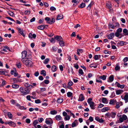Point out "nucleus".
<instances>
[{
    "label": "nucleus",
    "mask_w": 128,
    "mask_h": 128,
    "mask_svg": "<svg viewBox=\"0 0 128 128\" xmlns=\"http://www.w3.org/2000/svg\"><path fill=\"white\" fill-rule=\"evenodd\" d=\"M19 90L20 92L24 95H26L29 93V91L28 88L21 87L20 88Z\"/></svg>",
    "instance_id": "f03ea898"
},
{
    "label": "nucleus",
    "mask_w": 128,
    "mask_h": 128,
    "mask_svg": "<svg viewBox=\"0 0 128 128\" xmlns=\"http://www.w3.org/2000/svg\"><path fill=\"white\" fill-rule=\"evenodd\" d=\"M8 116V118L10 119H11L12 117V114L10 112H8L7 113Z\"/></svg>",
    "instance_id": "e433bc0d"
},
{
    "label": "nucleus",
    "mask_w": 128,
    "mask_h": 128,
    "mask_svg": "<svg viewBox=\"0 0 128 128\" xmlns=\"http://www.w3.org/2000/svg\"><path fill=\"white\" fill-rule=\"evenodd\" d=\"M124 99L126 103L128 102V94H126L125 95Z\"/></svg>",
    "instance_id": "6ab92c4d"
},
{
    "label": "nucleus",
    "mask_w": 128,
    "mask_h": 128,
    "mask_svg": "<svg viewBox=\"0 0 128 128\" xmlns=\"http://www.w3.org/2000/svg\"><path fill=\"white\" fill-rule=\"evenodd\" d=\"M50 24H52L55 22V19L54 18H52V19H50Z\"/></svg>",
    "instance_id": "bf43d9fd"
},
{
    "label": "nucleus",
    "mask_w": 128,
    "mask_h": 128,
    "mask_svg": "<svg viewBox=\"0 0 128 128\" xmlns=\"http://www.w3.org/2000/svg\"><path fill=\"white\" fill-rule=\"evenodd\" d=\"M116 102V100H110V102H109V104H110L113 105Z\"/></svg>",
    "instance_id": "c756f323"
},
{
    "label": "nucleus",
    "mask_w": 128,
    "mask_h": 128,
    "mask_svg": "<svg viewBox=\"0 0 128 128\" xmlns=\"http://www.w3.org/2000/svg\"><path fill=\"white\" fill-rule=\"evenodd\" d=\"M12 86L13 88L16 89L18 88L19 87V86L18 84H14L12 85Z\"/></svg>",
    "instance_id": "393cba45"
},
{
    "label": "nucleus",
    "mask_w": 128,
    "mask_h": 128,
    "mask_svg": "<svg viewBox=\"0 0 128 128\" xmlns=\"http://www.w3.org/2000/svg\"><path fill=\"white\" fill-rule=\"evenodd\" d=\"M18 108L20 110H26V108H24V106H21L20 105Z\"/></svg>",
    "instance_id": "603ef678"
},
{
    "label": "nucleus",
    "mask_w": 128,
    "mask_h": 128,
    "mask_svg": "<svg viewBox=\"0 0 128 128\" xmlns=\"http://www.w3.org/2000/svg\"><path fill=\"white\" fill-rule=\"evenodd\" d=\"M122 105V102H117L116 104V108H118L121 106Z\"/></svg>",
    "instance_id": "6e6552de"
},
{
    "label": "nucleus",
    "mask_w": 128,
    "mask_h": 128,
    "mask_svg": "<svg viewBox=\"0 0 128 128\" xmlns=\"http://www.w3.org/2000/svg\"><path fill=\"white\" fill-rule=\"evenodd\" d=\"M90 68L94 67V68H96L97 67V65L94 64H90L89 66Z\"/></svg>",
    "instance_id": "2f4dec72"
},
{
    "label": "nucleus",
    "mask_w": 128,
    "mask_h": 128,
    "mask_svg": "<svg viewBox=\"0 0 128 128\" xmlns=\"http://www.w3.org/2000/svg\"><path fill=\"white\" fill-rule=\"evenodd\" d=\"M78 73L79 74H80L81 75H82V74L83 72L82 70V69H80L79 70Z\"/></svg>",
    "instance_id": "e2e57ef3"
},
{
    "label": "nucleus",
    "mask_w": 128,
    "mask_h": 128,
    "mask_svg": "<svg viewBox=\"0 0 128 128\" xmlns=\"http://www.w3.org/2000/svg\"><path fill=\"white\" fill-rule=\"evenodd\" d=\"M123 34L125 36H128V30L126 29H124L123 30Z\"/></svg>",
    "instance_id": "f8f14e48"
},
{
    "label": "nucleus",
    "mask_w": 128,
    "mask_h": 128,
    "mask_svg": "<svg viewBox=\"0 0 128 128\" xmlns=\"http://www.w3.org/2000/svg\"><path fill=\"white\" fill-rule=\"evenodd\" d=\"M45 27V26H44V25H41L38 26L37 28L38 29L40 30H44Z\"/></svg>",
    "instance_id": "412c9836"
},
{
    "label": "nucleus",
    "mask_w": 128,
    "mask_h": 128,
    "mask_svg": "<svg viewBox=\"0 0 128 128\" xmlns=\"http://www.w3.org/2000/svg\"><path fill=\"white\" fill-rule=\"evenodd\" d=\"M38 123V121L37 120H35L34 121L33 124L34 126H36V124Z\"/></svg>",
    "instance_id": "09e8293b"
},
{
    "label": "nucleus",
    "mask_w": 128,
    "mask_h": 128,
    "mask_svg": "<svg viewBox=\"0 0 128 128\" xmlns=\"http://www.w3.org/2000/svg\"><path fill=\"white\" fill-rule=\"evenodd\" d=\"M102 102L104 104H107L108 102V101L106 98H103L102 100Z\"/></svg>",
    "instance_id": "9b49d317"
},
{
    "label": "nucleus",
    "mask_w": 128,
    "mask_h": 128,
    "mask_svg": "<svg viewBox=\"0 0 128 128\" xmlns=\"http://www.w3.org/2000/svg\"><path fill=\"white\" fill-rule=\"evenodd\" d=\"M123 60L124 62H127L128 60V58L127 57H125L124 59Z\"/></svg>",
    "instance_id": "774afa93"
},
{
    "label": "nucleus",
    "mask_w": 128,
    "mask_h": 128,
    "mask_svg": "<svg viewBox=\"0 0 128 128\" xmlns=\"http://www.w3.org/2000/svg\"><path fill=\"white\" fill-rule=\"evenodd\" d=\"M116 94L119 95L123 92V90H116Z\"/></svg>",
    "instance_id": "9d476101"
},
{
    "label": "nucleus",
    "mask_w": 128,
    "mask_h": 128,
    "mask_svg": "<svg viewBox=\"0 0 128 128\" xmlns=\"http://www.w3.org/2000/svg\"><path fill=\"white\" fill-rule=\"evenodd\" d=\"M17 30L19 33L21 34L23 36H24V35L23 33V29L20 28H18Z\"/></svg>",
    "instance_id": "0eeeda50"
},
{
    "label": "nucleus",
    "mask_w": 128,
    "mask_h": 128,
    "mask_svg": "<svg viewBox=\"0 0 128 128\" xmlns=\"http://www.w3.org/2000/svg\"><path fill=\"white\" fill-rule=\"evenodd\" d=\"M67 94L68 97H70L72 96V93L70 92H68L67 93Z\"/></svg>",
    "instance_id": "ea45409f"
},
{
    "label": "nucleus",
    "mask_w": 128,
    "mask_h": 128,
    "mask_svg": "<svg viewBox=\"0 0 128 128\" xmlns=\"http://www.w3.org/2000/svg\"><path fill=\"white\" fill-rule=\"evenodd\" d=\"M35 102L36 104H39L41 103V102L40 101V100L38 99L35 100Z\"/></svg>",
    "instance_id": "8fccbe9b"
},
{
    "label": "nucleus",
    "mask_w": 128,
    "mask_h": 128,
    "mask_svg": "<svg viewBox=\"0 0 128 128\" xmlns=\"http://www.w3.org/2000/svg\"><path fill=\"white\" fill-rule=\"evenodd\" d=\"M45 122L47 124L51 125L53 123V121L50 118H46V120Z\"/></svg>",
    "instance_id": "20e7f679"
},
{
    "label": "nucleus",
    "mask_w": 128,
    "mask_h": 128,
    "mask_svg": "<svg viewBox=\"0 0 128 128\" xmlns=\"http://www.w3.org/2000/svg\"><path fill=\"white\" fill-rule=\"evenodd\" d=\"M109 80L110 82H112L114 80V76L113 75H111L109 77Z\"/></svg>",
    "instance_id": "473e14b6"
},
{
    "label": "nucleus",
    "mask_w": 128,
    "mask_h": 128,
    "mask_svg": "<svg viewBox=\"0 0 128 128\" xmlns=\"http://www.w3.org/2000/svg\"><path fill=\"white\" fill-rule=\"evenodd\" d=\"M86 6V4L85 3H82L80 4V8H82Z\"/></svg>",
    "instance_id": "de8ad7c7"
},
{
    "label": "nucleus",
    "mask_w": 128,
    "mask_h": 128,
    "mask_svg": "<svg viewBox=\"0 0 128 128\" xmlns=\"http://www.w3.org/2000/svg\"><path fill=\"white\" fill-rule=\"evenodd\" d=\"M16 66L18 68H20L21 67V64L20 62H18L16 64Z\"/></svg>",
    "instance_id": "a19ab883"
},
{
    "label": "nucleus",
    "mask_w": 128,
    "mask_h": 128,
    "mask_svg": "<svg viewBox=\"0 0 128 128\" xmlns=\"http://www.w3.org/2000/svg\"><path fill=\"white\" fill-rule=\"evenodd\" d=\"M109 28H112V29H114V25L112 24H109L108 25Z\"/></svg>",
    "instance_id": "3c124183"
},
{
    "label": "nucleus",
    "mask_w": 128,
    "mask_h": 128,
    "mask_svg": "<svg viewBox=\"0 0 128 128\" xmlns=\"http://www.w3.org/2000/svg\"><path fill=\"white\" fill-rule=\"evenodd\" d=\"M9 125L13 127H15L16 126V124L12 121L9 122Z\"/></svg>",
    "instance_id": "a211bd4d"
},
{
    "label": "nucleus",
    "mask_w": 128,
    "mask_h": 128,
    "mask_svg": "<svg viewBox=\"0 0 128 128\" xmlns=\"http://www.w3.org/2000/svg\"><path fill=\"white\" fill-rule=\"evenodd\" d=\"M22 59H26L27 58H26V54H27V52L26 51H24L22 52Z\"/></svg>",
    "instance_id": "39448f33"
},
{
    "label": "nucleus",
    "mask_w": 128,
    "mask_h": 128,
    "mask_svg": "<svg viewBox=\"0 0 128 128\" xmlns=\"http://www.w3.org/2000/svg\"><path fill=\"white\" fill-rule=\"evenodd\" d=\"M40 90L41 92H44L46 90V88H40Z\"/></svg>",
    "instance_id": "0e129e2a"
},
{
    "label": "nucleus",
    "mask_w": 128,
    "mask_h": 128,
    "mask_svg": "<svg viewBox=\"0 0 128 128\" xmlns=\"http://www.w3.org/2000/svg\"><path fill=\"white\" fill-rule=\"evenodd\" d=\"M120 67L118 66V65L116 64V66L115 67V70L116 71L120 69Z\"/></svg>",
    "instance_id": "c03bdc74"
},
{
    "label": "nucleus",
    "mask_w": 128,
    "mask_h": 128,
    "mask_svg": "<svg viewBox=\"0 0 128 128\" xmlns=\"http://www.w3.org/2000/svg\"><path fill=\"white\" fill-rule=\"evenodd\" d=\"M45 20L46 21L47 23L50 24V21H51V20L50 18L46 17L45 18Z\"/></svg>",
    "instance_id": "cd10ccee"
},
{
    "label": "nucleus",
    "mask_w": 128,
    "mask_h": 128,
    "mask_svg": "<svg viewBox=\"0 0 128 128\" xmlns=\"http://www.w3.org/2000/svg\"><path fill=\"white\" fill-rule=\"evenodd\" d=\"M70 116L68 115H67L64 118V119L66 120H68L70 119Z\"/></svg>",
    "instance_id": "37998d69"
},
{
    "label": "nucleus",
    "mask_w": 128,
    "mask_h": 128,
    "mask_svg": "<svg viewBox=\"0 0 128 128\" xmlns=\"http://www.w3.org/2000/svg\"><path fill=\"white\" fill-rule=\"evenodd\" d=\"M40 74H42L44 76H45L46 75V72L44 70H42L41 71Z\"/></svg>",
    "instance_id": "c9c22d12"
},
{
    "label": "nucleus",
    "mask_w": 128,
    "mask_h": 128,
    "mask_svg": "<svg viewBox=\"0 0 128 128\" xmlns=\"http://www.w3.org/2000/svg\"><path fill=\"white\" fill-rule=\"evenodd\" d=\"M126 119L128 120V121L127 116L126 115L123 114L122 116H120L119 120L120 122L122 123L123 122L124 120H126Z\"/></svg>",
    "instance_id": "7ed1b4c3"
},
{
    "label": "nucleus",
    "mask_w": 128,
    "mask_h": 128,
    "mask_svg": "<svg viewBox=\"0 0 128 128\" xmlns=\"http://www.w3.org/2000/svg\"><path fill=\"white\" fill-rule=\"evenodd\" d=\"M30 95H28L26 96V98L27 100H28L31 101L30 99Z\"/></svg>",
    "instance_id": "052dcab7"
},
{
    "label": "nucleus",
    "mask_w": 128,
    "mask_h": 128,
    "mask_svg": "<svg viewBox=\"0 0 128 128\" xmlns=\"http://www.w3.org/2000/svg\"><path fill=\"white\" fill-rule=\"evenodd\" d=\"M63 101V99L61 98H59L57 100V102L58 103L60 104L62 103Z\"/></svg>",
    "instance_id": "f3484780"
},
{
    "label": "nucleus",
    "mask_w": 128,
    "mask_h": 128,
    "mask_svg": "<svg viewBox=\"0 0 128 128\" xmlns=\"http://www.w3.org/2000/svg\"><path fill=\"white\" fill-rule=\"evenodd\" d=\"M92 99L91 98H89L88 99L87 101L88 103L89 104L90 103L92 102Z\"/></svg>",
    "instance_id": "338daca9"
},
{
    "label": "nucleus",
    "mask_w": 128,
    "mask_h": 128,
    "mask_svg": "<svg viewBox=\"0 0 128 128\" xmlns=\"http://www.w3.org/2000/svg\"><path fill=\"white\" fill-rule=\"evenodd\" d=\"M72 2L76 4L78 3V0H72Z\"/></svg>",
    "instance_id": "69168bd1"
},
{
    "label": "nucleus",
    "mask_w": 128,
    "mask_h": 128,
    "mask_svg": "<svg viewBox=\"0 0 128 128\" xmlns=\"http://www.w3.org/2000/svg\"><path fill=\"white\" fill-rule=\"evenodd\" d=\"M124 42H125L122 41H120L118 42V44L122 46L124 44Z\"/></svg>",
    "instance_id": "58836bf2"
},
{
    "label": "nucleus",
    "mask_w": 128,
    "mask_h": 128,
    "mask_svg": "<svg viewBox=\"0 0 128 128\" xmlns=\"http://www.w3.org/2000/svg\"><path fill=\"white\" fill-rule=\"evenodd\" d=\"M21 61L23 64L27 66L31 67L33 65V63L32 62L27 58L26 59H22Z\"/></svg>",
    "instance_id": "f257e3e1"
},
{
    "label": "nucleus",
    "mask_w": 128,
    "mask_h": 128,
    "mask_svg": "<svg viewBox=\"0 0 128 128\" xmlns=\"http://www.w3.org/2000/svg\"><path fill=\"white\" fill-rule=\"evenodd\" d=\"M59 44L61 46H64V42L62 40L60 41Z\"/></svg>",
    "instance_id": "a878e982"
},
{
    "label": "nucleus",
    "mask_w": 128,
    "mask_h": 128,
    "mask_svg": "<svg viewBox=\"0 0 128 128\" xmlns=\"http://www.w3.org/2000/svg\"><path fill=\"white\" fill-rule=\"evenodd\" d=\"M5 70H3L2 69H0V74H4Z\"/></svg>",
    "instance_id": "a18cd8bd"
},
{
    "label": "nucleus",
    "mask_w": 128,
    "mask_h": 128,
    "mask_svg": "<svg viewBox=\"0 0 128 128\" xmlns=\"http://www.w3.org/2000/svg\"><path fill=\"white\" fill-rule=\"evenodd\" d=\"M116 114L114 112H112L110 114V116L112 118H114L116 116Z\"/></svg>",
    "instance_id": "79ce46f5"
},
{
    "label": "nucleus",
    "mask_w": 128,
    "mask_h": 128,
    "mask_svg": "<svg viewBox=\"0 0 128 128\" xmlns=\"http://www.w3.org/2000/svg\"><path fill=\"white\" fill-rule=\"evenodd\" d=\"M49 61V59L48 58H46L45 59L43 62L45 64H47Z\"/></svg>",
    "instance_id": "4c0bfd02"
},
{
    "label": "nucleus",
    "mask_w": 128,
    "mask_h": 128,
    "mask_svg": "<svg viewBox=\"0 0 128 128\" xmlns=\"http://www.w3.org/2000/svg\"><path fill=\"white\" fill-rule=\"evenodd\" d=\"M114 33H111L108 36V38L109 39H111L114 37Z\"/></svg>",
    "instance_id": "ddd939ff"
},
{
    "label": "nucleus",
    "mask_w": 128,
    "mask_h": 128,
    "mask_svg": "<svg viewBox=\"0 0 128 128\" xmlns=\"http://www.w3.org/2000/svg\"><path fill=\"white\" fill-rule=\"evenodd\" d=\"M106 5L107 8H108L109 11L111 12V3L109 2H108L106 4Z\"/></svg>",
    "instance_id": "423d86ee"
},
{
    "label": "nucleus",
    "mask_w": 128,
    "mask_h": 128,
    "mask_svg": "<svg viewBox=\"0 0 128 128\" xmlns=\"http://www.w3.org/2000/svg\"><path fill=\"white\" fill-rule=\"evenodd\" d=\"M50 10L51 11L55 10L56 8L54 6H52L50 8Z\"/></svg>",
    "instance_id": "864d4df0"
},
{
    "label": "nucleus",
    "mask_w": 128,
    "mask_h": 128,
    "mask_svg": "<svg viewBox=\"0 0 128 128\" xmlns=\"http://www.w3.org/2000/svg\"><path fill=\"white\" fill-rule=\"evenodd\" d=\"M56 119L57 120H62V118L60 115H56L55 117Z\"/></svg>",
    "instance_id": "2eb2a0df"
},
{
    "label": "nucleus",
    "mask_w": 128,
    "mask_h": 128,
    "mask_svg": "<svg viewBox=\"0 0 128 128\" xmlns=\"http://www.w3.org/2000/svg\"><path fill=\"white\" fill-rule=\"evenodd\" d=\"M9 50V47L7 46H5L3 47L2 50L5 52H6L7 50Z\"/></svg>",
    "instance_id": "5701e85b"
},
{
    "label": "nucleus",
    "mask_w": 128,
    "mask_h": 128,
    "mask_svg": "<svg viewBox=\"0 0 128 128\" xmlns=\"http://www.w3.org/2000/svg\"><path fill=\"white\" fill-rule=\"evenodd\" d=\"M30 11L28 10H25L24 14L25 15H29L30 13Z\"/></svg>",
    "instance_id": "f704fd0d"
},
{
    "label": "nucleus",
    "mask_w": 128,
    "mask_h": 128,
    "mask_svg": "<svg viewBox=\"0 0 128 128\" xmlns=\"http://www.w3.org/2000/svg\"><path fill=\"white\" fill-rule=\"evenodd\" d=\"M10 102L11 104H12L15 105V104H16V102H15V101L13 100H11L10 101Z\"/></svg>",
    "instance_id": "6e6d98bb"
},
{
    "label": "nucleus",
    "mask_w": 128,
    "mask_h": 128,
    "mask_svg": "<svg viewBox=\"0 0 128 128\" xmlns=\"http://www.w3.org/2000/svg\"><path fill=\"white\" fill-rule=\"evenodd\" d=\"M24 86H25L28 87L31 86L32 88H34V87L31 85L29 84L28 83H26L24 84Z\"/></svg>",
    "instance_id": "72a5a7b5"
},
{
    "label": "nucleus",
    "mask_w": 128,
    "mask_h": 128,
    "mask_svg": "<svg viewBox=\"0 0 128 128\" xmlns=\"http://www.w3.org/2000/svg\"><path fill=\"white\" fill-rule=\"evenodd\" d=\"M54 38L58 41H60L62 39V38L61 36H54Z\"/></svg>",
    "instance_id": "4468645a"
},
{
    "label": "nucleus",
    "mask_w": 128,
    "mask_h": 128,
    "mask_svg": "<svg viewBox=\"0 0 128 128\" xmlns=\"http://www.w3.org/2000/svg\"><path fill=\"white\" fill-rule=\"evenodd\" d=\"M93 2H91V3L88 5L87 7V8L88 10H90V9L91 6L93 5Z\"/></svg>",
    "instance_id": "bb28decb"
},
{
    "label": "nucleus",
    "mask_w": 128,
    "mask_h": 128,
    "mask_svg": "<svg viewBox=\"0 0 128 128\" xmlns=\"http://www.w3.org/2000/svg\"><path fill=\"white\" fill-rule=\"evenodd\" d=\"M106 76L103 75L100 76L99 78H100L102 79V80H106Z\"/></svg>",
    "instance_id": "b1692460"
},
{
    "label": "nucleus",
    "mask_w": 128,
    "mask_h": 128,
    "mask_svg": "<svg viewBox=\"0 0 128 128\" xmlns=\"http://www.w3.org/2000/svg\"><path fill=\"white\" fill-rule=\"evenodd\" d=\"M26 122L27 124H29L30 122V120L29 118L26 119Z\"/></svg>",
    "instance_id": "680f3d73"
},
{
    "label": "nucleus",
    "mask_w": 128,
    "mask_h": 128,
    "mask_svg": "<svg viewBox=\"0 0 128 128\" xmlns=\"http://www.w3.org/2000/svg\"><path fill=\"white\" fill-rule=\"evenodd\" d=\"M114 26L116 28H118L119 26V24L118 22H116L114 24Z\"/></svg>",
    "instance_id": "5fc2aeb1"
},
{
    "label": "nucleus",
    "mask_w": 128,
    "mask_h": 128,
    "mask_svg": "<svg viewBox=\"0 0 128 128\" xmlns=\"http://www.w3.org/2000/svg\"><path fill=\"white\" fill-rule=\"evenodd\" d=\"M8 14L12 16H14V14L12 12H9L8 13Z\"/></svg>",
    "instance_id": "49530a36"
},
{
    "label": "nucleus",
    "mask_w": 128,
    "mask_h": 128,
    "mask_svg": "<svg viewBox=\"0 0 128 128\" xmlns=\"http://www.w3.org/2000/svg\"><path fill=\"white\" fill-rule=\"evenodd\" d=\"M57 70L56 67L55 66H53L52 68V71L53 72L56 71Z\"/></svg>",
    "instance_id": "c85d7f7f"
},
{
    "label": "nucleus",
    "mask_w": 128,
    "mask_h": 128,
    "mask_svg": "<svg viewBox=\"0 0 128 128\" xmlns=\"http://www.w3.org/2000/svg\"><path fill=\"white\" fill-rule=\"evenodd\" d=\"M110 108H109L106 107L102 108V109L101 111L102 112H104L108 110Z\"/></svg>",
    "instance_id": "aec40b11"
},
{
    "label": "nucleus",
    "mask_w": 128,
    "mask_h": 128,
    "mask_svg": "<svg viewBox=\"0 0 128 128\" xmlns=\"http://www.w3.org/2000/svg\"><path fill=\"white\" fill-rule=\"evenodd\" d=\"M50 113L52 115L56 114L57 113V112L56 110H52L50 111Z\"/></svg>",
    "instance_id": "7c9ffc66"
},
{
    "label": "nucleus",
    "mask_w": 128,
    "mask_h": 128,
    "mask_svg": "<svg viewBox=\"0 0 128 128\" xmlns=\"http://www.w3.org/2000/svg\"><path fill=\"white\" fill-rule=\"evenodd\" d=\"M84 98L82 94H80V95L79 99L78 100L79 101H82L84 100Z\"/></svg>",
    "instance_id": "1a4fd4ad"
},
{
    "label": "nucleus",
    "mask_w": 128,
    "mask_h": 128,
    "mask_svg": "<svg viewBox=\"0 0 128 128\" xmlns=\"http://www.w3.org/2000/svg\"><path fill=\"white\" fill-rule=\"evenodd\" d=\"M73 83L71 81H70L68 83V85L69 86H72V85Z\"/></svg>",
    "instance_id": "13d9d810"
},
{
    "label": "nucleus",
    "mask_w": 128,
    "mask_h": 128,
    "mask_svg": "<svg viewBox=\"0 0 128 128\" xmlns=\"http://www.w3.org/2000/svg\"><path fill=\"white\" fill-rule=\"evenodd\" d=\"M63 18V15L61 14H58L56 20H59L60 19H62Z\"/></svg>",
    "instance_id": "dca6fc26"
},
{
    "label": "nucleus",
    "mask_w": 128,
    "mask_h": 128,
    "mask_svg": "<svg viewBox=\"0 0 128 128\" xmlns=\"http://www.w3.org/2000/svg\"><path fill=\"white\" fill-rule=\"evenodd\" d=\"M94 103L93 102H92L89 104L90 107L92 109H94Z\"/></svg>",
    "instance_id": "4be33fe9"
},
{
    "label": "nucleus",
    "mask_w": 128,
    "mask_h": 128,
    "mask_svg": "<svg viewBox=\"0 0 128 128\" xmlns=\"http://www.w3.org/2000/svg\"><path fill=\"white\" fill-rule=\"evenodd\" d=\"M122 31V29L121 28H119L116 31L117 32L120 33Z\"/></svg>",
    "instance_id": "4d7b16f0"
}]
</instances>
